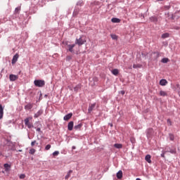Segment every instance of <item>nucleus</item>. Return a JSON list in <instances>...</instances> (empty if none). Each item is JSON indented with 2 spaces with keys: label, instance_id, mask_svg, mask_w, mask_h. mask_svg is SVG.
I'll return each mask as SVG.
<instances>
[{
  "label": "nucleus",
  "instance_id": "20",
  "mask_svg": "<svg viewBox=\"0 0 180 180\" xmlns=\"http://www.w3.org/2000/svg\"><path fill=\"white\" fill-rule=\"evenodd\" d=\"M114 147L115 148H122L123 145H122V143H115V144H114Z\"/></svg>",
  "mask_w": 180,
  "mask_h": 180
},
{
  "label": "nucleus",
  "instance_id": "33",
  "mask_svg": "<svg viewBox=\"0 0 180 180\" xmlns=\"http://www.w3.org/2000/svg\"><path fill=\"white\" fill-rule=\"evenodd\" d=\"M70 60H72V56H68L66 57V60H67V61H70Z\"/></svg>",
  "mask_w": 180,
  "mask_h": 180
},
{
  "label": "nucleus",
  "instance_id": "25",
  "mask_svg": "<svg viewBox=\"0 0 180 180\" xmlns=\"http://www.w3.org/2000/svg\"><path fill=\"white\" fill-rule=\"evenodd\" d=\"M112 74H113V75H118L119 74V70L117 69H114L112 70Z\"/></svg>",
  "mask_w": 180,
  "mask_h": 180
},
{
  "label": "nucleus",
  "instance_id": "16",
  "mask_svg": "<svg viewBox=\"0 0 180 180\" xmlns=\"http://www.w3.org/2000/svg\"><path fill=\"white\" fill-rule=\"evenodd\" d=\"M145 160L147 162H148V164H151V155H147L145 157Z\"/></svg>",
  "mask_w": 180,
  "mask_h": 180
},
{
  "label": "nucleus",
  "instance_id": "30",
  "mask_svg": "<svg viewBox=\"0 0 180 180\" xmlns=\"http://www.w3.org/2000/svg\"><path fill=\"white\" fill-rule=\"evenodd\" d=\"M111 39H112V40H117V37L116 34H111Z\"/></svg>",
  "mask_w": 180,
  "mask_h": 180
},
{
  "label": "nucleus",
  "instance_id": "35",
  "mask_svg": "<svg viewBox=\"0 0 180 180\" xmlns=\"http://www.w3.org/2000/svg\"><path fill=\"white\" fill-rule=\"evenodd\" d=\"M25 178H26V175L25 174H20V179H25Z\"/></svg>",
  "mask_w": 180,
  "mask_h": 180
},
{
  "label": "nucleus",
  "instance_id": "28",
  "mask_svg": "<svg viewBox=\"0 0 180 180\" xmlns=\"http://www.w3.org/2000/svg\"><path fill=\"white\" fill-rule=\"evenodd\" d=\"M133 68H141V65H140V64H137V65L134 64L133 65Z\"/></svg>",
  "mask_w": 180,
  "mask_h": 180
},
{
  "label": "nucleus",
  "instance_id": "32",
  "mask_svg": "<svg viewBox=\"0 0 180 180\" xmlns=\"http://www.w3.org/2000/svg\"><path fill=\"white\" fill-rule=\"evenodd\" d=\"M34 153H36V149L32 148L30 150V154H34Z\"/></svg>",
  "mask_w": 180,
  "mask_h": 180
},
{
  "label": "nucleus",
  "instance_id": "37",
  "mask_svg": "<svg viewBox=\"0 0 180 180\" xmlns=\"http://www.w3.org/2000/svg\"><path fill=\"white\" fill-rule=\"evenodd\" d=\"M169 153H171L172 154H175L176 153V150H170Z\"/></svg>",
  "mask_w": 180,
  "mask_h": 180
},
{
  "label": "nucleus",
  "instance_id": "47",
  "mask_svg": "<svg viewBox=\"0 0 180 180\" xmlns=\"http://www.w3.org/2000/svg\"><path fill=\"white\" fill-rule=\"evenodd\" d=\"M82 4H83V3L82 2V3L80 4V5H82Z\"/></svg>",
  "mask_w": 180,
  "mask_h": 180
},
{
  "label": "nucleus",
  "instance_id": "44",
  "mask_svg": "<svg viewBox=\"0 0 180 180\" xmlns=\"http://www.w3.org/2000/svg\"><path fill=\"white\" fill-rule=\"evenodd\" d=\"M110 126H111V127H112L113 126V124H110Z\"/></svg>",
  "mask_w": 180,
  "mask_h": 180
},
{
  "label": "nucleus",
  "instance_id": "36",
  "mask_svg": "<svg viewBox=\"0 0 180 180\" xmlns=\"http://www.w3.org/2000/svg\"><path fill=\"white\" fill-rule=\"evenodd\" d=\"M58 154H60V152H58V151H55V152L53 153V155L54 157L58 155Z\"/></svg>",
  "mask_w": 180,
  "mask_h": 180
},
{
  "label": "nucleus",
  "instance_id": "22",
  "mask_svg": "<svg viewBox=\"0 0 180 180\" xmlns=\"http://www.w3.org/2000/svg\"><path fill=\"white\" fill-rule=\"evenodd\" d=\"M5 171H9V168H11V165L8 163L4 164Z\"/></svg>",
  "mask_w": 180,
  "mask_h": 180
},
{
  "label": "nucleus",
  "instance_id": "40",
  "mask_svg": "<svg viewBox=\"0 0 180 180\" xmlns=\"http://www.w3.org/2000/svg\"><path fill=\"white\" fill-rule=\"evenodd\" d=\"M20 11V8L18 7L15 8V12H19Z\"/></svg>",
  "mask_w": 180,
  "mask_h": 180
},
{
  "label": "nucleus",
  "instance_id": "45",
  "mask_svg": "<svg viewBox=\"0 0 180 180\" xmlns=\"http://www.w3.org/2000/svg\"><path fill=\"white\" fill-rule=\"evenodd\" d=\"M131 141L133 143V139H131Z\"/></svg>",
  "mask_w": 180,
  "mask_h": 180
},
{
  "label": "nucleus",
  "instance_id": "24",
  "mask_svg": "<svg viewBox=\"0 0 180 180\" xmlns=\"http://www.w3.org/2000/svg\"><path fill=\"white\" fill-rule=\"evenodd\" d=\"M169 139L171 141H174V140H175V136L172 134H169Z\"/></svg>",
  "mask_w": 180,
  "mask_h": 180
},
{
  "label": "nucleus",
  "instance_id": "48",
  "mask_svg": "<svg viewBox=\"0 0 180 180\" xmlns=\"http://www.w3.org/2000/svg\"><path fill=\"white\" fill-rule=\"evenodd\" d=\"M158 1H164V0H158Z\"/></svg>",
  "mask_w": 180,
  "mask_h": 180
},
{
  "label": "nucleus",
  "instance_id": "5",
  "mask_svg": "<svg viewBox=\"0 0 180 180\" xmlns=\"http://www.w3.org/2000/svg\"><path fill=\"white\" fill-rule=\"evenodd\" d=\"M19 58V54L18 53H16L13 57V59H12V64H16V62L18 61V59Z\"/></svg>",
  "mask_w": 180,
  "mask_h": 180
},
{
  "label": "nucleus",
  "instance_id": "13",
  "mask_svg": "<svg viewBox=\"0 0 180 180\" xmlns=\"http://www.w3.org/2000/svg\"><path fill=\"white\" fill-rule=\"evenodd\" d=\"M117 179H122V178H123V172H122V170H120L117 173Z\"/></svg>",
  "mask_w": 180,
  "mask_h": 180
},
{
  "label": "nucleus",
  "instance_id": "38",
  "mask_svg": "<svg viewBox=\"0 0 180 180\" xmlns=\"http://www.w3.org/2000/svg\"><path fill=\"white\" fill-rule=\"evenodd\" d=\"M148 133H153V129L152 128L148 129Z\"/></svg>",
  "mask_w": 180,
  "mask_h": 180
},
{
  "label": "nucleus",
  "instance_id": "15",
  "mask_svg": "<svg viewBox=\"0 0 180 180\" xmlns=\"http://www.w3.org/2000/svg\"><path fill=\"white\" fill-rule=\"evenodd\" d=\"M71 117H72V113L70 112L63 117V120H70Z\"/></svg>",
  "mask_w": 180,
  "mask_h": 180
},
{
  "label": "nucleus",
  "instance_id": "46",
  "mask_svg": "<svg viewBox=\"0 0 180 180\" xmlns=\"http://www.w3.org/2000/svg\"><path fill=\"white\" fill-rule=\"evenodd\" d=\"M131 141L133 143V139H131Z\"/></svg>",
  "mask_w": 180,
  "mask_h": 180
},
{
  "label": "nucleus",
  "instance_id": "42",
  "mask_svg": "<svg viewBox=\"0 0 180 180\" xmlns=\"http://www.w3.org/2000/svg\"><path fill=\"white\" fill-rule=\"evenodd\" d=\"M120 94H121L122 95H124L125 91H120Z\"/></svg>",
  "mask_w": 180,
  "mask_h": 180
},
{
  "label": "nucleus",
  "instance_id": "3",
  "mask_svg": "<svg viewBox=\"0 0 180 180\" xmlns=\"http://www.w3.org/2000/svg\"><path fill=\"white\" fill-rule=\"evenodd\" d=\"M86 41H84V39H82V37H80L79 39H76L75 44V45H78L79 47H81V46H82V44H84V43Z\"/></svg>",
  "mask_w": 180,
  "mask_h": 180
},
{
  "label": "nucleus",
  "instance_id": "29",
  "mask_svg": "<svg viewBox=\"0 0 180 180\" xmlns=\"http://www.w3.org/2000/svg\"><path fill=\"white\" fill-rule=\"evenodd\" d=\"M35 144H37V146H38V145H39V143H37V141H33L31 142V146H32V147H34V146Z\"/></svg>",
  "mask_w": 180,
  "mask_h": 180
},
{
  "label": "nucleus",
  "instance_id": "4",
  "mask_svg": "<svg viewBox=\"0 0 180 180\" xmlns=\"http://www.w3.org/2000/svg\"><path fill=\"white\" fill-rule=\"evenodd\" d=\"M68 51H70V53H74V47H75V44H66Z\"/></svg>",
  "mask_w": 180,
  "mask_h": 180
},
{
  "label": "nucleus",
  "instance_id": "7",
  "mask_svg": "<svg viewBox=\"0 0 180 180\" xmlns=\"http://www.w3.org/2000/svg\"><path fill=\"white\" fill-rule=\"evenodd\" d=\"M74 129V122L71 121L68 124V129L71 131Z\"/></svg>",
  "mask_w": 180,
  "mask_h": 180
},
{
  "label": "nucleus",
  "instance_id": "1",
  "mask_svg": "<svg viewBox=\"0 0 180 180\" xmlns=\"http://www.w3.org/2000/svg\"><path fill=\"white\" fill-rule=\"evenodd\" d=\"M33 117H28L24 120L25 124L28 127V129H33L34 126L33 125V122H32Z\"/></svg>",
  "mask_w": 180,
  "mask_h": 180
},
{
  "label": "nucleus",
  "instance_id": "31",
  "mask_svg": "<svg viewBox=\"0 0 180 180\" xmlns=\"http://www.w3.org/2000/svg\"><path fill=\"white\" fill-rule=\"evenodd\" d=\"M50 148H51V145H50V144L46 145L45 147V150L46 151H48V150H50Z\"/></svg>",
  "mask_w": 180,
  "mask_h": 180
},
{
  "label": "nucleus",
  "instance_id": "9",
  "mask_svg": "<svg viewBox=\"0 0 180 180\" xmlns=\"http://www.w3.org/2000/svg\"><path fill=\"white\" fill-rule=\"evenodd\" d=\"M149 20L153 23H157V22H158V18L155 15L150 17Z\"/></svg>",
  "mask_w": 180,
  "mask_h": 180
},
{
  "label": "nucleus",
  "instance_id": "8",
  "mask_svg": "<svg viewBox=\"0 0 180 180\" xmlns=\"http://www.w3.org/2000/svg\"><path fill=\"white\" fill-rule=\"evenodd\" d=\"M10 81H16L19 78V76L15 75H10L9 76Z\"/></svg>",
  "mask_w": 180,
  "mask_h": 180
},
{
  "label": "nucleus",
  "instance_id": "2",
  "mask_svg": "<svg viewBox=\"0 0 180 180\" xmlns=\"http://www.w3.org/2000/svg\"><path fill=\"white\" fill-rule=\"evenodd\" d=\"M34 84L35 86H38V88H42V86L46 85V82L44 80L37 79L34 81Z\"/></svg>",
  "mask_w": 180,
  "mask_h": 180
},
{
  "label": "nucleus",
  "instance_id": "34",
  "mask_svg": "<svg viewBox=\"0 0 180 180\" xmlns=\"http://www.w3.org/2000/svg\"><path fill=\"white\" fill-rule=\"evenodd\" d=\"M167 124L168 126H172V122L171 121L170 119L167 120Z\"/></svg>",
  "mask_w": 180,
  "mask_h": 180
},
{
  "label": "nucleus",
  "instance_id": "11",
  "mask_svg": "<svg viewBox=\"0 0 180 180\" xmlns=\"http://www.w3.org/2000/svg\"><path fill=\"white\" fill-rule=\"evenodd\" d=\"M33 108V103H28L25 106V110H30Z\"/></svg>",
  "mask_w": 180,
  "mask_h": 180
},
{
  "label": "nucleus",
  "instance_id": "43",
  "mask_svg": "<svg viewBox=\"0 0 180 180\" xmlns=\"http://www.w3.org/2000/svg\"><path fill=\"white\" fill-rule=\"evenodd\" d=\"M72 150H75V146H72Z\"/></svg>",
  "mask_w": 180,
  "mask_h": 180
},
{
  "label": "nucleus",
  "instance_id": "41",
  "mask_svg": "<svg viewBox=\"0 0 180 180\" xmlns=\"http://www.w3.org/2000/svg\"><path fill=\"white\" fill-rule=\"evenodd\" d=\"M37 131H39V133H41V129L40 128H37Z\"/></svg>",
  "mask_w": 180,
  "mask_h": 180
},
{
  "label": "nucleus",
  "instance_id": "19",
  "mask_svg": "<svg viewBox=\"0 0 180 180\" xmlns=\"http://www.w3.org/2000/svg\"><path fill=\"white\" fill-rule=\"evenodd\" d=\"M79 89H81V84H77V85L74 88L75 92H78V91H79Z\"/></svg>",
  "mask_w": 180,
  "mask_h": 180
},
{
  "label": "nucleus",
  "instance_id": "26",
  "mask_svg": "<svg viewBox=\"0 0 180 180\" xmlns=\"http://www.w3.org/2000/svg\"><path fill=\"white\" fill-rule=\"evenodd\" d=\"M168 61H169V59H168L167 58H164L162 59V63H163L164 64H167Z\"/></svg>",
  "mask_w": 180,
  "mask_h": 180
},
{
  "label": "nucleus",
  "instance_id": "23",
  "mask_svg": "<svg viewBox=\"0 0 180 180\" xmlns=\"http://www.w3.org/2000/svg\"><path fill=\"white\" fill-rule=\"evenodd\" d=\"M71 174H72V170H70L67 175L65 176V179H68V178H70V176H71Z\"/></svg>",
  "mask_w": 180,
  "mask_h": 180
},
{
  "label": "nucleus",
  "instance_id": "14",
  "mask_svg": "<svg viewBox=\"0 0 180 180\" xmlns=\"http://www.w3.org/2000/svg\"><path fill=\"white\" fill-rule=\"evenodd\" d=\"M167 84H168V82H167L166 79H162L160 81V85H161L162 86H165V85H167Z\"/></svg>",
  "mask_w": 180,
  "mask_h": 180
},
{
  "label": "nucleus",
  "instance_id": "6",
  "mask_svg": "<svg viewBox=\"0 0 180 180\" xmlns=\"http://www.w3.org/2000/svg\"><path fill=\"white\" fill-rule=\"evenodd\" d=\"M96 106V103L90 104L89 105V109H88L89 113H91V112H92V110H94V109H95Z\"/></svg>",
  "mask_w": 180,
  "mask_h": 180
},
{
  "label": "nucleus",
  "instance_id": "21",
  "mask_svg": "<svg viewBox=\"0 0 180 180\" xmlns=\"http://www.w3.org/2000/svg\"><path fill=\"white\" fill-rule=\"evenodd\" d=\"M167 37H169V33L166 32L162 34V39H167Z\"/></svg>",
  "mask_w": 180,
  "mask_h": 180
},
{
  "label": "nucleus",
  "instance_id": "39",
  "mask_svg": "<svg viewBox=\"0 0 180 180\" xmlns=\"http://www.w3.org/2000/svg\"><path fill=\"white\" fill-rule=\"evenodd\" d=\"M161 157L162 158H165V152H164L163 153L161 154Z\"/></svg>",
  "mask_w": 180,
  "mask_h": 180
},
{
  "label": "nucleus",
  "instance_id": "10",
  "mask_svg": "<svg viewBox=\"0 0 180 180\" xmlns=\"http://www.w3.org/2000/svg\"><path fill=\"white\" fill-rule=\"evenodd\" d=\"M4 118V107L0 104V120Z\"/></svg>",
  "mask_w": 180,
  "mask_h": 180
},
{
  "label": "nucleus",
  "instance_id": "27",
  "mask_svg": "<svg viewBox=\"0 0 180 180\" xmlns=\"http://www.w3.org/2000/svg\"><path fill=\"white\" fill-rule=\"evenodd\" d=\"M81 127H82V124H77V125H75V127H74V129H75V130H78V129H81Z\"/></svg>",
  "mask_w": 180,
  "mask_h": 180
},
{
  "label": "nucleus",
  "instance_id": "17",
  "mask_svg": "<svg viewBox=\"0 0 180 180\" xmlns=\"http://www.w3.org/2000/svg\"><path fill=\"white\" fill-rule=\"evenodd\" d=\"M111 22H112V23H120V19L113 18L111 19Z\"/></svg>",
  "mask_w": 180,
  "mask_h": 180
},
{
  "label": "nucleus",
  "instance_id": "12",
  "mask_svg": "<svg viewBox=\"0 0 180 180\" xmlns=\"http://www.w3.org/2000/svg\"><path fill=\"white\" fill-rule=\"evenodd\" d=\"M43 115V110H39L37 113L34 114V117L37 118Z\"/></svg>",
  "mask_w": 180,
  "mask_h": 180
},
{
  "label": "nucleus",
  "instance_id": "18",
  "mask_svg": "<svg viewBox=\"0 0 180 180\" xmlns=\"http://www.w3.org/2000/svg\"><path fill=\"white\" fill-rule=\"evenodd\" d=\"M159 95L160 96H168V93H167L165 91H160V93H159Z\"/></svg>",
  "mask_w": 180,
  "mask_h": 180
}]
</instances>
